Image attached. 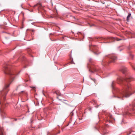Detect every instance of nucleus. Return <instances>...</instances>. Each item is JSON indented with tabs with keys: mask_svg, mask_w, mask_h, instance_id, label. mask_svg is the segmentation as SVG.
<instances>
[{
	"mask_svg": "<svg viewBox=\"0 0 135 135\" xmlns=\"http://www.w3.org/2000/svg\"><path fill=\"white\" fill-rule=\"evenodd\" d=\"M134 79L132 78H124L122 77H120L117 79V81L118 84H120L123 82V89L119 90L118 88L116 89V93L115 97L118 98L123 99L124 97H129L131 94V92L132 91L134 93L135 91L133 90L132 86L129 82L134 80Z\"/></svg>",
	"mask_w": 135,
	"mask_h": 135,
	"instance_id": "f257e3e1",
	"label": "nucleus"
},
{
	"mask_svg": "<svg viewBox=\"0 0 135 135\" xmlns=\"http://www.w3.org/2000/svg\"><path fill=\"white\" fill-rule=\"evenodd\" d=\"M3 70L5 74L8 75L12 80H14L16 77V75L11 70L10 66L9 64L7 63L4 64L3 65Z\"/></svg>",
	"mask_w": 135,
	"mask_h": 135,
	"instance_id": "f03ea898",
	"label": "nucleus"
},
{
	"mask_svg": "<svg viewBox=\"0 0 135 135\" xmlns=\"http://www.w3.org/2000/svg\"><path fill=\"white\" fill-rule=\"evenodd\" d=\"M10 85V84H6L3 90L0 91V99L1 102H2L6 100V96L7 92L9 91L8 88Z\"/></svg>",
	"mask_w": 135,
	"mask_h": 135,
	"instance_id": "7ed1b4c3",
	"label": "nucleus"
},
{
	"mask_svg": "<svg viewBox=\"0 0 135 135\" xmlns=\"http://www.w3.org/2000/svg\"><path fill=\"white\" fill-rule=\"evenodd\" d=\"M116 59V57L113 55L105 56L103 57L102 61V64L104 65L105 62H107V63L114 62L115 61Z\"/></svg>",
	"mask_w": 135,
	"mask_h": 135,
	"instance_id": "20e7f679",
	"label": "nucleus"
},
{
	"mask_svg": "<svg viewBox=\"0 0 135 135\" xmlns=\"http://www.w3.org/2000/svg\"><path fill=\"white\" fill-rule=\"evenodd\" d=\"M90 68L91 69L89 70V71L91 72H93V71H97L98 70V67L94 65L91 66Z\"/></svg>",
	"mask_w": 135,
	"mask_h": 135,
	"instance_id": "39448f33",
	"label": "nucleus"
},
{
	"mask_svg": "<svg viewBox=\"0 0 135 135\" xmlns=\"http://www.w3.org/2000/svg\"><path fill=\"white\" fill-rule=\"evenodd\" d=\"M120 70L124 74L127 71V70L126 68V67H123L121 68L120 69Z\"/></svg>",
	"mask_w": 135,
	"mask_h": 135,
	"instance_id": "423d86ee",
	"label": "nucleus"
},
{
	"mask_svg": "<svg viewBox=\"0 0 135 135\" xmlns=\"http://www.w3.org/2000/svg\"><path fill=\"white\" fill-rule=\"evenodd\" d=\"M37 6L38 7V10H39L42 7V6L41 3H38L36 4L35 5L33 6V7H35Z\"/></svg>",
	"mask_w": 135,
	"mask_h": 135,
	"instance_id": "0eeeda50",
	"label": "nucleus"
},
{
	"mask_svg": "<svg viewBox=\"0 0 135 135\" xmlns=\"http://www.w3.org/2000/svg\"><path fill=\"white\" fill-rule=\"evenodd\" d=\"M0 135H3V129L1 127H0Z\"/></svg>",
	"mask_w": 135,
	"mask_h": 135,
	"instance_id": "6e6552de",
	"label": "nucleus"
},
{
	"mask_svg": "<svg viewBox=\"0 0 135 135\" xmlns=\"http://www.w3.org/2000/svg\"><path fill=\"white\" fill-rule=\"evenodd\" d=\"M93 52L94 53V54L95 55H98L100 53V52H99L98 50H97L94 51Z\"/></svg>",
	"mask_w": 135,
	"mask_h": 135,
	"instance_id": "1a4fd4ad",
	"label": "nucleus"
},
{
	"mask_svg": "<svg viewBox=\"0 0 135 135\" xmlns=\"http://www.w3.org/2000/svg\"><path fill=\"white\" fill-rule=\"evenodd\" d=\"M131 14L130 13H129L127 18V21H128L129 20V18L131 16Z\"/></svg>",
	"mask_w": 135,
	"mask_h": 135,
	"instance_id": "9d476101",
	"label": "nucleus"
},
{
	"mask_svg": "<svg viewBox=\"0 0 135 135\" xmlns=\"http://www.w3.org/2000/svg\"><path fill=\"white\" fill-rule=\"evenodd\" d=\"M63 100L65 101V102H62L63 103H64L65 104L67 105L68 104V101L66 100Z\"/></svg>",
	"mask_w": 135,
	"mask_h": 135,
	"instance_id": "9b49d317",
	"label": "nucleus"
},
{
	"mask_svg": "<svg viewBox=\"0 0 135 135\" xmlns=\"http://www.w3.org/2000/svg\"><path fill=\"white\" fill-rule=\"evenodd\" d=\"M114 81H113L112 82V85H111L112 87L113 88H114V86H114Z\"/></svg>",
	"mask_w": 135,
	"mask_h": 135,
	"instance_id": "f8f14e48",
	"label": "nucleus"
},
{
	"mask_svg": "<svg viewBox=\"0 0 135 135\" xmlns=\"http://www.w3.org/2000/svg\"><path fill=\"white\" fill-rule=\"evenodd\" d=\"M91 79L93 80L94 81V83H97V81L96 80L94 79H92V78H91Z\"/></svg>",
	"mask_w": 135,
	"mask_h": 135,
	"instance_id": "ddd939ff",
	"label": "nucleus"
},
{
	"mask_svg": "<svg viewBox=\"0 0 135 135\" xmlns=\"http://www.w3.org/2000/svg\"><path fill=\"white\" fill-rule=\"evenodd\" d=\"M109 117H110V118H112V115H109Z\"/></svg>",
	"mask_w": 135,
	"mask_h": 135,
	"instance_id": "4468645a",
	"label": "nucleus"
},
{
	"mask_svg": "<svg viewBox=\"0 0 135 135\" xmlns=\"http://www.w3.org/2000/svg\"><path fill=\"white\" fill-rule=\"evenodd\" d=\"M31 88H32V89H33L35 88V87H31Z\"/></svg>",
	"mask_w": 135,
	"mask_h": 135,
	"instance_id": "2eb2a0df",
	"label": "nucleus"
},
{
	"mask_svg": "<svg viewBox=\"0 0 135 135\" xmlns=\"http://www.w3.org/2000/svg\"><path fill=\"white\" fill-rule=\"evenodd\" d=\"M55 93H56V94H57V92H56H56H55Z\"/></svg>",
	"mask_w": 135,
	"mask_h": 135,
	"instance_id": "dca6fc26",
	"label": "nucleus"
},
{
	"mask_svg": "<svg viewBox=\"0 0 135 135\" xmlns=\"http://www.w3.org/2000/svg\"><path fill=\"white\" fill-rule=\"evenodd\" d=\"M133 68V69L135 70V68Z\"/></svg>",
	"mask_w": 135,
	"mask_h": 135,
	"instance_id": "f3484780",
	"label": "nucleus"
},
{
	"mask_svg": "<svg viewBox=\"0 0 135 135\" xmlns=\"http://www.w3.org/2000/svg\"><path fill=\"white\" fill-rule=\"evenodd\" d=\"M24 91H21V92H24Z\"/></svg>",
	"mask_w": 135,
	"mask_h": 135,
	"instance_id": "a211bd4d",
	"label": "nucleus"
},
{
	"mask_svg": "<svg viewBox=\"0 0 135 135\" xmlns=\"http://www.w3.org/2000/svg\"><path fill=\"white\" fill-rule=\"evenodd\" d=\"M110 38L112 39V37L110 38Z\"/></svg>",
	"mask_w": 135,
	"mask_h": 135,
	"instance_id": "6ab92c4d",
	"label": "nucleus"
},
{
	"mask_svg": "<svg viewBox=\"0 0 135 135\" xmlns=\"http://www.w3.org/2000/svg\"><path fill=\"white\" fill-rule=\"evenodd\" d=\"M18 86L17 88H18V87H19V86Z\"/></svg>",
	"mask_w": 135,
	"mask_h": 135,
	"instance_id": "aec40b11",
	"label": "nucleus"
},
{
	"mask_svg": "<svg viewBox=\"0 0 135 135\" xmlns=\"http://www.w3.org/2000/svg\"><path fill=\"white\" fill-rule=\"evenodd\" d=\"M134 103H135V100L134 101Z\"/></svg>",
	"mask_w": 135,
	"mask_h": 135,
	"instance_id": "412c9836",
	"label": "nucleus"
},
{
	"mask_svg": "<svg viewBox=\"0 0 135 135\" xmlns=\"http://www.w3.org/2000/svg\"><path fill=\"white\" fill-rule=\"evenodd\" d=\"M1 102L0 103V104H1Z\"/></svg>",
	"mask_w": 135,
	"mask_h": 135,
	"instance_id": "4be33fe9",
	"label": "nucleus"
},
{
	"mask_svg": "<svg viewBox=\"0 0 135 135\" xmlns=\"http://www.w3.org/2000/svg\"><path fill=\"white\" fill-rule=\"evenodd\" d=\"M120 40V39H119V40H118V41H119V40Z\"/></svg>",
	"mask_w": 135,
	"mask_h": 135,
	"instance_id": "5701e85b",
	"label": "nucleus"
},
{
	"mask_svg": "<svg viewBox=\"0 0 135 135\" xmlns=\"http://www.w3.org/2000/svg\"><path fill=\"white\" fill-rule=\"evenodd\" d=\"M33 30H32V32H33Z\"/></svg>",
	"mask_w": 135,
	"mask_h": 135,
	"instance_id": "b1692460",
	"label": "nucleus"
},
{
	"mask_svg": "<svg viewBox=\"0 0 135 135\" xmlns=\"http://www.w3.org/2000/svg\"><path fill=\"white\" fill-rule=\"evenodd\" d=\"M60 100H61V99H60Z\"/></svg>",
	"mask_w": 135,
	"mask_h": 135,
	"instance_id": "393cba45",
	"label": "nucleus"
}]
</instances>
